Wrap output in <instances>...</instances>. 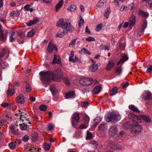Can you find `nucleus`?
Returning a JSON list of instances; mask_svg holds the SVG:
<instances>
[{
    "instance_id": "obj_20",
    "label": "nucleus",
    "mask_w": 152,
    "mask_h": 152,
    "mask_svg": "<svg viewBox=\"0 0 152 152\" xmlns=\"http://www.w3.org/2000/svg\"><path fill=\"white\" fill-rule=\"evenodd\" d=\"M107 129V125L105 124H100L98 127V130L100 131H104L106 130Z\"/></svg>"
},
{
    "instance_id": "obj_54",
    "label": "nucleus",
    "mask_w": 152,
    "mask_h": 152,
    "mask_svg": "<svg viewBox=\"0 0 152 152\" xmlns=\"http://www.w3.org/2000/svg\"><path fill=\"white\" fill-rule=\"evenodd\" d=\"M146 72L150 73H152V65H150L149 67L147 69Z\"/></svg>"
},
{
    "instance_id": "obj_63",
    "label": "nucleus",
    "mask_w": 152,
    "mask_h": 152,
    "mask_svg": "<svg viewBox=\"0 0 152 152\" xmlns=\"http://www.w3.org/2000/svg\"><path fill=\"white\" fill-rule=\"evenodd\" d=\"M119 48L120 49L124 50L125 49L124 45V44H119Z\"/></svg>"
},
{
    "instance_id": "obj_57",
    "label": "nucleus",
    "mask_w": 152,
    "mask_h": 152,
    "mask_svg": "<svg viewBox=\"0 0 152 152\" xmlns=\"http://www.w3.org/2000/svg\"><path fill=\"white\" fill-rule=\"evenodd\" d=\"M34 34V33L33 31H31L28 32L27 34V36L29 37H32Z\"/></svg>"
},
{
    "instance_id": "obj_38",
    "label": "nucleus",
    "mask_w": 152,
    "mask_h": 152,
    "mask_svg": "<svg viewBox=\"0 0 152 152\" xmlns=\"http://www.w3.org/2000/svg\"><path fill=\"white\" fill-rule=\"evenodd\" d=\"M110 8H108L105 10L104 14V16L106 17L107 18H108L109 15L110 13Z\"/></svg>"
},
{
    "instance_id": "obj_17",
    "label": "nucleus",
    "mask_w": 152,
    "mask_h": 152,
    "mask_svg": "<svg viewBox=\"0 0 152 152\" xmlns=\"http://www.w3.org/2000/svg\"><path fill=\"white\" fill-rule=\"evenodd\" d=\"M75 95V93L74 91H69L66 94L65 97L67 99L71 98L74 97Z\"/></svg>"
},
{
    "instance_id": "obj_53",
    "label": "nucleus",
    "mask_w": 152,
    "mask_h": 152,
    "mask_svg": "<svg viewBox=\"0 0 152 152\" xmlns=\"http://www.w3.org/2000/svg\"><path fill=\"white\" fill-rule=\"evenodd\" d=\"M86 40L89 42L93 41L95 40V39L94 38L90 37L87 38L86 39Z\"/></svg>"
},
{
    "instance_id": "obj_1",
    "label": "nucleus",
    "mask_w": 152,
    "mask_h": 152,
    "mask_svg": "<svg viewBox=\"0 0 152 152\" xmlns=\"http://www.w3.org/2000/svg\"><path fill=\"white\" fill-rule=\"evenodd\" d=\"M39 75L41 77V81L45 84L49 83L51 78L55 81H58L62 75L61 70L58 69H56L54 72L41 71L39 73Z\"/></svg>"
},
{
    "instance_id": "obj_64",
    "label": "nucleus",
    "mask_w": 152,
    "mask_h": 152,
    "mask_svg": "<svg viewBox=\"0 0 152 152\" xmlns=\"http://www.w3.org/2000/svg\"><path fill=\"white\" fill-rule=\"evenodd\" d=\"M76 39H77V38H76L75 39H74L72 41L70 42V44H69L70 46L71 45L73 46L75 44Z\"/></svg>"
},
{
    "instance_id": "obj_37",
    "label": "nucleus",
    "mask_w": 152,
    "mask_h": 152,
    "mask_svg": "<svg viewBox=\"0 0 152 152\" xmlns=\"http://www.w3.org/2000/svg\"><path fill=\"white\" fill-rule=\"evenodd\" d=\"M19 128L22 130H27V125L24 123L19 124Z\"/></svg>"
},
{
    "instance_id": "obj_41",
    "label": "nucleus",
    "mask_w": 152,
    "mask_h": 152,
    "mask_svg": "<svg viewBox=\"0 0 152 152\" xmlns=\"http://www.w3.org/2000/svg\"><path fill=\"white\" fill-rule=\"evenodd\" d=\"M26 91L27 92H29L31 91V87L30 85L28 83H26Z\"/></svg>"
},
{
    "instance_id": "obj_36",
    "label": "nucleus",
    "mask_w": 152,
    "mask_h": 152,
    "mask_svg": "<svg viewBox=\"0 0 152 152\" xmlns=\"http://www.w3.org/2000/svg\"><path fill=\"white\" fill-rule=\"evenodd\" d=\"M141 117L143 120L149 123L150 121V118L145 115H142L141 116Z\"/></svg>"
},
{
    "instance_id": "obj_25",
    "label": "nucleus",
    "mask_w": 152,
    "mask_h": 152,
    "mask_svg": "<svg viewBox=\"0 0 152 152\" xmlns=\"http://www.w3.org/2000/svg\"><path fill=\"white\" fill-rule=\"evenodd\" d=\"M129 109L134 112H135L137 113H139L140 112V110L138 109V108L135 106L133 105H130L129 106Z\"/></svg>"
},
{
    "instance_id": "obj_51",
    "label": "nucleus",
    "mask_w": 152,
    "mask_h": 152,
    "mask_svg": "<svg viewBox=\"0 0 152 152\" xmlns=\"http://www.w3.org/2000/svg\"><path fill=\"white\" fill-rule=\"evenodd\" d=\"M129 85V83L126 82L125 83H122L121 85L122 88L123 89L125 88L126 87H127Z\"/></svg>"
},
{
    "instance_id": "obj_47",
    "label": "nucleus",
    "mask_w": 152,
    "mask_h": 152,
    "mask_svg": "<svg viewBox=\"0 0 152 152\" xmlns=\"http://www.w3.org/2000/svg\"><path fill=\"white\" fill-rule=\"evenodd\" d=\"M87 134L86 137V139L88 140L91 139L92 137V134L89 131H87Z\"/></svg>"
},
{
    "instance_id": "obj_14",
    "label": "nucleus",
    "mask_w": 152,
    "mask_h": 152,
    "mask_svg": "<svg viewBox=\"0 0 152 152\" xmlns=\"http://www.w3.org/2000/svg\"><path fill=\"white\" fill-rule=\"evenodd\" d=\"M115 65V63L113 60H111L109 61L108 64L106 67V69L107 71H109L113 68Z\"/></svg>"
},
{
    "instance_id": "obj_13",
    "label": "nucleus",
    "mask_w": 152,
    "mask_h": 152,
    "mask_svg": "<svg viewBox=\"0 0 152 152\" xmlns=\"http://www.w3.org/2000/svg\"><path fill=\"white\" fill-rule=\"evenodd\" d=\"M110 147L112 149L115 150H121L122 148V147L121 145L114 143L111 144Z\"/></svg>"
},
{
    "instance_id": "obj_2",
    "label": "nucleus",
    "mask_w": 152,
    "mask_h": 152,
    "mask_svg": "<svg viewBox=\"0 0 152 152\" xmlns=\"http://www.w3.org/2000/svg\"><path fill=\"white\" fill-rule=\"evenodd\" d=\"M64 21L63 18L60 19L56 24V26L58 27H61L63 29H67L70 33L74 31V29L70 23L67 22H64Z\"/></svg>"
},
{
    "instance_id": "obj_31",
    "label": "nucleus",
    "mask_w": 152,
    "mask_h": 152,
    "mask_svg": "<svg viewBox=\"0 0 152 152\" xmlns=\"http://www.w3.org/2000/svg\"><path fill=\"white\" fill-rule=\"evenodd\" d=\"M106 0H100L97 3L96 6L99 7H102L106 3Z\"/></svg>"
},
{
    "instance_id": "obj_15",
    "label": "nucleus",
    "mask_w": 152,
    "mask_h": 152,
    "mask_svg": "<svg viewBox=\"0 0 152 152\" xmlns=\"http://www.w3.org/2000/svg\"><path fill=\"white\" fill-rule=\"evenodd\" d=\"M61 63V59L60 57L56 55H54V58L52 62V64H54L56 63L60 64Z\"/></svg>"
},
{
    "instance_id": "obj_26",
    "label": "nucleus",
    "mask_w": 152,
    "mask_h": 152,
    "mask_svg": "<svg viewBox=\"0 0 152 152\" xmlns=\"http://www.w3.org/2000/svg\"><path fill=\"white\" fill-rule=\"evenodd\" d=\"M118 92V88L116 87H114L112 89V91L109 92L110 96H113L115 95Z\"/></svg>"
},
{
    "instance_id": "obj_18",
    "label": "nucleus",
    "mask_w": 152,
    "mask_h": 152,
    "mask_svg": "<svg viewBox=\"0 0 152 152\" xmlns=\"http://www.w3.org/2000/svg\"><path fill=\"white\" fill-rule=\"evenodd\" d=\"M16 102L18 103L23 104L24 102V96L21 94H20L18 96L16 100Z\"/></svg>"
},
{
    "instance_id": "obj_62",
    "label": "nucleus",
    "mask_w": 152,
    "mask_h": 152,
    "mask_svg": "<svg viewBox=\"0 0 152 152\" xmlns=\"http://www.w3.org/2000/svg\"><path fill=\"white\" fill-rule=\"evenodd\" d=\"M34 24L33 23V21L32 20H31L29 22L27 23V25L28 26H31Z\"/></svg>"
},
{
    "instance_id": "obj_6",
    "label": "nucleus",
    "mask_w": 152,
    "mask_h": 152,
    "mask_svg": "<svg viewBox=\"0 0 152 152\" xmlns=\"http://www.w3.org/2000/svg\"><path fill=\"white\" fill-rule=\"evenodd\" d=\"M118 131V128L116 126H111L109 129L108 133L111 137H113L115 136Z\"/></svg>"
},
{
    "instance_id": "obj_48",
    "label": "nucleus",
    "mask_w": 152,
    "mask_h": 152,
    "mask_svg": "<svg viewBox=\"0 0 152 152\" xmlns=\"http://www.w3.org/2000/svg\"><path fill=\"white\" fill-rule=\"evenodd\" d=\"M15 33L14 31H12L11 32V34L10 37V40L11 42L13 41L15 39V38H14L13 36Z\"/></svg>"
},
{
    "instance_id": "obj_11",
    "label": "nucleus",
    "mask_w": 152,
    "mask_h": 152,
    "mask_svg": "<svg viewBox=\"0 0 152 152\" xmlns=\"http://www.w3.org/2000/svg\"><path fill=\"white\" fill-rule=\"evenodd\" d=\"M62 31L61 30H60L56 35V37H62L65 35L66 34L68 33V30L67 29H63Z\"/></svg>"
},
{
    "instance_id": "obj_10",
    "label": "nucleus",
    "mask_w": 152,
    "mask_h": 152,
    "mask_svg": "<svg viewBox=\"0 0 152 152\" xmlns=\"http://www.w3.org/2000/svg\"><path fill=\"white\" fill-rule=\"evenodd\" d=\"M152 94L149 91H144L143 95L142 96V98L145 100H150L152 97Z\"/></svg>"
},
{
    "instance_id": "obj_35",
    "label": "nucleus",
    "mask_w": 152,
    "mask_h": 152,
    "mask_svg": "<svg viewBox=\"0 0 152 152\" xmlns=\"http://www.w3.org/2000/svg\"><path fill=\"white\" fill-rule=\"evenodd\" d=\"M76 7L75 5H72L67 8V10L71 11H75L76 10Z\"/></svg>"
},
{
    "instance_id": "obj_32",
    "label": "nucleus",
    "mask_w": 152,
    "mask_h": 152,
    "mask_svg": "<svg viewBox=\"0 0 152 152\" xmlns=\"http://www.w3.org/2000/svg\"><path fill=\"white\" fill-rule=\"evenodd\" d=\"M19 13L18 12L13 11L10 13V16L12 18L15 17H18L19 16Z\"/></svg>"
},
{
    "instance_id": "obj_34",
    "label": "nucleus",
    "mask_w": 152,
    "mask_h": 152,
    "mask_svg": "<svg viewBox=\"0 0 152 152\" xmlns=\"http://www.w3.org/2000/svg\"><path fill=\"white\" fill-rule=\"evenodd\" d=\"M122 67L121 66L117 67L115 70V72L118 74L120 75L122 73Z\"/></svg>"
},
{
    "instance_id": "obj_7",
    "label": "nucleus",
    "mask_w": 152,
    "mask_h": 152,
    "mask_svg": "<svg viewBox=\"0 0 152 152\" xmlns=\"http://www.w3.org/2000/svg\"><path fill=\"white\" fill-rule=\"evenodd\" d=\"M92 81V79L91 78H82L79 80L80 83L83 86L89 85Z\"/></svg>"
},
{
    "instance_id": "obj_28",
    "label": "nucleus",
    "mask_w": 152,
    "mask_h": 152,
    "mask_svg": "<svg viewBox=\"0 0 152 152\" xmlns=\"http://www.w3.org/2000/svg\"><path fill=\"white\" fill-rule=\"evenodd\" d=\"M63 3V0H61L58 2V3L56 6V11L59 10L62 5Z\"/></svg>"
},
{
    "instance_id": "obj_24",
    "label": "nucleus",
    "mask_w": 152,
    "mask_h": 152,
    "mask_svg": "<svg viewBox=\"0 0 152 152\" xmlns=\"http://www.w3.org/2000/svg\"><path fill=\"white\" fill-rule=\"evenodd\" d=\"M50 90L53 95H55L58 91L56 87L53 85H52L50 87Z\"/></svg>"
},
{
    "instance_id": "obj_43",
    "label": "nucleus",
    "mask_w": 152,
    "mask_h": 152,
    "mask_svg": "<svg viewBox=\"0 0 152 152\" xmlns=\"http://www.w3.org/2000/svg\"><path fill=\"white\" fill-rule=\"evenodd\" d=\"M14 93V89H10L8 90L7 92V94L8 96L12 95Z\"/></svg>"
},
{
    "instance_id": "obj_58",
    "label": "nucleus",
    "mask_w": 152,
    "mask_h": 152,
    "mask_svg": "<svg viewBox=\"0 0 152 152\" xmlns=\"http://www.w3.org/2000/svg\"><path fill=\"white\" fill-rule=\"evenodd\" d=\"M70 61L72 62L73 63H75L77 62L78 60V58L77 57H75L74 59L73 58H70Z\"/></svg>"
},
{
    "instance_id": "obj_19",
    "label": "nucleus",
    "mask_w": 152,
    "mask_h": 152,
    "mask_svg": "<svg viewBox=\"0 0 152 152\" xmlns=\"http://www.w3.org/2000/svg\"><path fill=\"white\" fill-rule=\"evenodd\" d=\"M17 143H19V141L18 140H17L16 141L14 142H10L8 145L9 148L12 150L14 149Z\"/></svg>"
},
{
    "instance_id": "obj_12",
    "label": "nucleus",
    "mask_w": 152,
    "mask_h": 152,
    "mask_svg": "<svg viewBox=\"0 0 152 152\" xmlns=\"http://www.w3.org/2000/svg\"><path fill=\"white\" fill-rule=\"evenodd\" d=\"M147 25V22L146 19H144L142 21V26L140 27L138 29V31L140 32L142 34L144 31L145 29L146 28Z\"/></svg>"
},
{
    "instance_id": "obj_50",
    "label": "nucleus",
    "mask_w": 152,
    "mask_h": 152,
    "mask_svg": "<svg viewBox=\"0 0 152 152\" xmlns=\"http://www.w3.org/2000/svg\"><path fill=\"white\" fill-rule=\"evenodd\" d=\"M102 25L101 24H99L95 28L96 31H99L101 30L102 28Z\"/></svg>"
},
{
    "instance_id": "obj_45",
    "label": "nucleus",
    "mask_w": 152,
    "mask_h": 152,
    "mask_svg": "<svg viewBox=\"0 0 152 152\" xmlns=\"http://www.w3.org/2000/svg\"><path fill=\"white\" fill-rule=\"evenodd\" d=\"M43 146L44 149L46 151L49 150L50 147V146L49 145L46 143L44 144Z\"/></svg>"
},
{
    "instance_id": "obj_49",
    "label": "nucleus",
    "mask_w": 152,
    "mask_h": 152,
    "mask_svg": "<svg viewBox=\"0 0 152 152\" xmlns=\"http://www.w3.org/2000/svg\"><path fill=\"white\" fill-rule=\"evenodd\" d=\"M89 104V103L88 102H83L81 103V105L83 107H86Z\"/></svg>"
},
{
    "instance_id": "obj_44",
    "label": "nucleus",
    "mask_w": 152,
    "mask_h": 152,
    "mask_svg": "<svg viewBox=\"0 0 152 152\" xmlns=\"http://www.w3.org/2000/svg\"><path fill=\"white\" fill-rule=\"evenodd\" d=\"M47 107L46 105L42 104L39 107V109L42 111H45L46 110Z\"/></svg>"
},
{
    "instance_id": "obj_46",
    "label": "nucleus",
    "mask_w": 152,
    "mask_h": 152,
    "mask_svg": "<svg viewBox=\"0 0 152 152\" xmlns=\"http://www.w3.org/2000/svg\"><path fill=\"white\" fill-rule=\"evenodd\" d=\"M29 139V137L27 135H25L22 138V140L25 142H27L28 140Z\"/></svg>"
},
{
    "instance_id": "obj_22",
    "label": "nucleus",
    "mask_w": 152,
    "mask_h": 152,
    "mask_svg": "<svg viewBox=\"0 0 152 152\" xmlns=\"http://www.w3.org/2000/svg\"><path fill=\"white\" fill-rule=\"evenodd\" d=\"M6 33L4 35V31L2 29L0 30V40L1 41H5L6 38Z\"/></svg>"
},
{
    "instance_id": "obj_56",
    "label": "nucleus",
    "mask_w": 152,
    "mask_h": 152,
    "mask_svg": "<svg viewBox=\"0 0 152 152\" xmlns=\"http://www.w3.org/2000/svg\"><path fill=\"white\" fill-rule=\"evenodd\" d=\"M83 23L84 20L82 18H81L80 19L79 23V27H81L83 25Z\"/></svg>"
},
{
    "instance_id": "obj_8",
    "label": "nucleus",
    "mask_w": 152,
    "mask_h": 152,
    "mask_svg": "<svg viewBox=\"0 0 152 152\" xmlns=\"http://www.w3.org/2000/svg\"><path fill=\"white\" fill-rule=\"evenodd\" d=\"M128 118L129 120L134 122H140L141 121L140 118L132 113L128 114Z\"/></svg>"
},
{
    "instance_id": "obj_60",
    "label": "nucleus",
    "mask_w": 152,
    "mask_h": 152,
    "mask_svg": "<svg viewBox=\"0 0 152 152\" xmlns=\"http://www.w3.org/2000/svg\"><path fill=\"white\" fill-rule=\"evenodd\" d=\"M65 83L67 85H69L70 83V81L67 78H65L64 79Z\"/></svg>"
},
{
    "instance_id": "obj_5",
    "label": "nucleus",
    "mask_w": 152,
    "mask_h": 152,
    "mask_svg": "<svg viewBox=\"0 0 152 152\" xmlns=\"http://www.w3.org/2000/svg\"><path fill=\"white\" fill-rule=\"evenodd\" d=\"M132 125L131 131L132 132H134V133L136 134L140 132L142 129L141 126L138 124L140 122H135Z\"/></svg>"
},
{
    "instance_id": "obj_52",
    "label": "nucleus",
    "mask_w": 152,
    "mask_h": 152,
    "mask_svg": "<svg viewBox=\"0 0 152 152\" xmlns=\"http://www.w3.org/2000/svg\"><path fill=\"white\" fill-rule=\"evenodd\" d=\"M18 35L21 38H24L25 36L24 32L22 31H19L18 33Z\"/></svg>"
},
{
    "instance_id": "obj_33",
    "label": "nucleus",
    "mask_w": 152,
    "mask_h": 152,
    "mask_svg": "<svg viewBox=\"0 0 152 152\" xmlns=\"http://www.w3.org/2000/svg\"><path fill=\"white\" fill-rule=\"evenodd\" d=\"M19 112H20V113H19V114H21L20 117V119L22 120L23 121H24V120L22 119L23 118H25V120L26 121H28V118H27L26 116H24V113H23V112H21V111H20V110H19ZM24 115H26V114H24Z\"/></svg>"
},
{
    "instance_id": "obj_21",
    "label": "nucleus",
    "mask_w": 152,
    "mask_h": 152,
    "mask_svg": "<svg viewBox=\"0 0 152 152\" xmlns=\"http://www.w3.org/2000/svg\"><path fill=\"white\" fill-rule=\"evenodd\" d=\"M129 26L131 27L133 26L135 23V17L132 15L129 19Z\"/></svg>"
},
{
    "instance_id": "obj_29",
    "label": "nucleus",
    "mask_w": 152,
    "mask_h": 152,
    "mask_svg": "<svg viewBox=\"0 0 152 152\" xmlns=\"http://www.w3.org/2000/svg\"><path fill=\"white\" fill-rule=\"evenodd\" d=\"M139 13L140 15L143 17H145L147 18L149 16V14L148 13L144 12L141 10H140L139 11Z\"/></svg>"
},
{
    "instance_id": "obj_27",
    "label": "nucleus",
    "mask_w": 152,
    "mask_h": 152,
    "mask_svg": "<svg viewBox=\"0 0 152 152\" xmlns=\"http://www.w3.org/2000/svg\"><path fill=\"white\" fill-rule=\"evenodd\" d=\"M38 136V134L37 132H34L31 134L32 140L34 142H35L37 140Z\"/></svg>"
},
{
    "instance_id": "obj_40",
    "label": "nucleus",
    "mask_w": 152,
    "mask_h": 152,
    "mask_svg": "<svg viewBox=\"0 0 152 152\" xmlns=\"http://www.w3.org/2000/svg\"><path fill=\"white\" fill-rule=\"evenodd\" d=\"M89 120L90 118L87 115H86L84 116L83 120L84 121V122L86 124H88Z\"/></svg>"
},
{
    "instance_id": "obj_3",
    "label": "nucleus",
    "mask_w": 152,
    "mask_h": 152,
    "mask_svg": "<svg viewBox=\"0 0 152 152\" xmlns=\"http://www.w3.org/2000/svg\"><path fill=\"white\" fill-rule=\"evenodd\" d=\"M120 119L121 117L119 114L112 112L110 113L109 116L106 118V121L108 122L115 123Z\"/></svg>"
},
{
    "instance_id": "obj_9",
    "label": "nucleus",
    "mask_w": 152,
    "mask_h": 152,
    "mask_svg": "<svg viewBox=\"0 0 152 152\" xmlns=\"http://www.w3.org/2000/svg\"><path fill=\"white\" fill-rule=\"evenodd\" d=\"M54 50L56 51L57 50L56 46L52 44L51 42H49L47 48V51L49 53H51Z\"/></svg>"
},
{
    "instance_id": "obj_42",
    "label": "nucleus",
    "mask_w": 152,
    "mask_h": 152,
    "mask_svg": "<svg viewBox=\"0 0 152 152\" xmlns=\"http://www.w3.org/2000/svg\"><path fill=\"white\" fill-rule=\"evenodd\" d=\"M79 53H83L85 54H88L90 55V53L85 48H83L81 49V51H79Z\"/></svg>"
},
{
    "instance_id": "obj_30",
    "label": "nucleus",
    "mask_w": 152,
    "mask_h": 152,
    "mask_svg": "<svg viewBox=\"0 0 152 152\" xmlns=\"http://www.w3.org/2000/svg\"><path fill=\"white\" fill-rule=\"evenodd\" d=\"M94 124L93 125L94 126H96L101 121V118L99 117H97L94 120Z\"/></svg>"
},
{
    "instance_id": "obj_59",
    "label": "nucleus",
    "mask_w": 152,
    "mask_h": 152,
    "mask_svg": "<svg viewBox=\"0 0 152 152\" xmlns=\"http://www.w3.org/2000/svg\"><path fill=\"white\" fill-rule=\"evenodd\" d=\"M36 148H35L31 147L28 151V152H35Z\"/></svg>"
},
{
    "instance_id": "obj_16",
    "label": "nucleus",
    "mask_w": 152,
    "mask_h": 152,
    "mask_svg": "<svg viewBox=\"0 0 152 152\" xmlns=\"http://www.w3.org/2000/svg\"><path fill=\"white\" fill-rule=\"evenodd\" d=\"M91 60L92 62H94V64L90 66L89 69L92 72H94L97 69V65L95 64V63L93 60L91 59Z\"/></svg>"
},
{
    "instance_id": "obj_55",
    "label": "nucleus",
    "mask_w": 152,
    "mask_h": 152,
    "mask_svg": "<svg viewBox=\"0 0 152 152\" xmlns=\"http://www.w3.org/2000/svg\"><path fill=\"white\" fill-rule=\"evenodd\" d=\"M54 127V125L51 124L48 125V129L49 131L52 130Z\"/></svg>"
},
{
    "instance_id": "obj_23",
    "label": "nucleus",
    "mask_w": 152,
    "mask_h": 152,
    "mask_svg": "<svg viewBox=\"0 0 152 152\" xmlns=\"http://www.w3.org/2000/svg\"><path fill=\"white\" fill-rule=\"evenodd\" d=\"M102 90V87L100 85L96 86L93 90V92L95 94L99 93Z\"/></svg>"
},
{
    "instance_id": "obj_39",
    "label": "nucleus",
    "mask_w": 152,
    "mask_h": 152,
    "mask_svg": "<svg viewBox=\"0 0 152 152\" xmlns=\"http://www.w3.org/2000/svg\"><path fill=\"white\" fill-rule=\"evenodd\" d=\"M122 58H121L122 59V61L124 62L126 61L127 60L129 59L128 56L126 54H123L121 56Z\"/></svg>"
},
{
    "instance_id": "obj_4",
    "label": "nucleus",
    "mask_w": 152,
    "mask_h": 152,
    "mask_svg": "<svg viewBox=\"0 0 152 152\" xmlns=\"http://www.w3.org/2000/svg\"><path fill=\"white\" fill-rule=\"evenodd\" d=\"M80 115L77 113H74L72 115L71 118L72 124V126L76 128V125L78 123L80 122Z\"/></svg>"
},
{
    "instance_id": "obj_61",
    "label": "nucleus",
    "mask_w": 152,
    "mask_h": 152,
    "mask_svg": "<svg viewBox=\"0 0 152 152\" xmlns=\"http://www.w3.org/2000/svg\"><path fill=\"white\" fill-rule=\"evenodd\" d=\"M148 5L150 7H152V0H146Z\"/></svg>"
}]
</instances>
